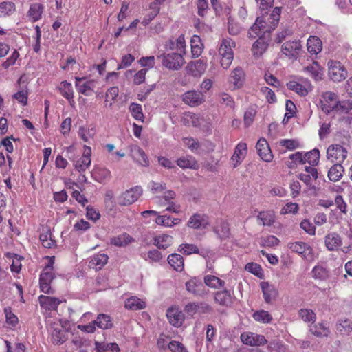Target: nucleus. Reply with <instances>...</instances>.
Masks as SVG:
<instances>
[{
  "mask_svg": "<svg viewBox=\"0 0 352 352\" xmlns=\"http://www.w3.org/2000/svg\"><path fill=\"white\" fill-rule=\"evenodd\" d=\"M94 322V324H96L99 328L102 329H108L113 327V322L111 320V317L104 314H100Z\"/></svg>",
  "mask_w": 352,
  "mask_h": 352,
  "instance_id": "obj_32",
  "label": "nucleus"
},
{
  "mask_svg": "<svg viewBox=\"0 0 352 352\" xmlns=\"http://www.w3.org/2000/svg\"><path fill=\"white\" fill-rule=\"evenodd\" d=\"M54 277L55 276L52 270H43L39 278L40 288L43 292L47 294H52L54 293L50 287V283Z\"/></svg>",
  "mask_w": 352,
  "mask_h": 352,
  "instance_id": "obj_11",
  "label": "nucleus"
},
{
  "mask_svg": "<svg viewBox=\"0 0 352 352\" xmlns=\"http://www.w3.org/2000/svg\"><path fill=\"white\" fill-rule=\"evenodd\" d=\"M177 164L182 168H195L196 162L194 160L181 157L177 160Z\"/></svg>",
  "mask_w": 352,
  "mask_h": 352,
  "instance_id": "obj_63",
  "label": "nucleus"
},
{
  "mask_svg": "<svg viewBox=\"0 0 352 352\" xmlns=\"http://www.w3.org/2000/svg\"><path fill=\"white\" fill-rule=\"evenodd\" d=\"M258 219L262 221L263 226H272L275 222V215L272 211H261L257 216Z\"/></svg>",
  "mask_w": 352,
  "mask_h": 352,
  "instance_id": "obj_39",
  "label": "nucleus"
},
{
  "mask_svg": "<svg viewBox=\"0 0 352 352\" xmlns=\"http://www.w3.org/2000/svg\"><path fill=\"white\" fill-rule=\"evenodd\" d=\"M195 42L200 43V38L199 36H194L191 39V53L192 57H198L201 55L202 48L198 44H195Z\"/></svg>",
  "mask_w": 352,
  "mask_h": 352,
  "instance_id": "obj_56",
  "label": "nucleus"
},
{
  "mask_svg": "<svg viewBox=\"0 0 352 352\" xmlns=\"http://www.w3.org/2000/svg\"><path fill=\"white\" fill-rule=\"evenodd\" d=\"M76 87L78 92L85 96H89L90 91H94V80H88L83 83H82V80L85 79L84 78L76 77Z\"/></svg>",
  "mask_w": 352,
  "mask_h": 352,
  "instance_id": "obj_22",
  "label": "nucleus"
},
{
  "mask_svg": "<svg viewBox=\"0 0 352 352\" xmlns=\"http://www.w3.org/2000/svg\"><path fill=\"white\" fill-rule=\"evenodd\" d=\"M329 76L334 82H341L346 79L348 72L339 61L330 60L328 62Z\"/></svg>",
  "mask_w": 352,
  "mask_h": 352,
  "instance_id": "obj_4",
  "label": "nucleus"
},
{
  "mask_svg": "<svg viewBox=\"0 0 352 352\" xmlns=\"http://www.w3.org/2000/svg\"><path fill=\"white\" fill-rule=\"evenodd\" d=\"M327 248L330 251L337 250L342 245L341 237L336 232L329 233L324 239Z\"/></svg>",
  "mask_w": 352,
  "mask_h": 352,
  "instance_id": "obj_19",
  "label": "nucleus"
},
{
  "mask_svg": "<svg viewBox=\"0 0 352 352\" xmlns=\"http://www.w3.org/2000/svg\"><path fill=\"white\" fill-rule=\"evenodd\" d=\"M219 102L222 104H225L227 107H230V108L234 107V102L233 98L226 93H221L219 95Z\"/></svg>",
  "mask_w": 352,
  "mask_h": 352,
  "instance_id": "obj_59",
  "label": "nucleus"
},
{
  "mask_svg": "<svg viewBox=\"0 0 352 352\" xmlns=\"http://www.w3.org/2000/svg\"><path fill=\"white\" fill-rule=\"evenodd\" d=\"M38 300L41 306L47 310H55L61 303V300L58 298L44 295H41Z\"/></svg>",
  "mask_w": 352,
  "mask_h": 352,
  "instance_id": "obj_17",
  "label": "nucleus"
},
{
  "mask_svg": "<svg viewBox=\"0 0 352 352\" xmlns=\"http://www.w3.org/2000/svg\"><path fill=\"white\" fill-rule=\"evenodd\" d=\"M288 247L292 252L302 255L306 259L312 258L313 250L309 244L305 242L298 241L289 243Z\"/></svg>",
  "mask_w": 352,
  "mask_h": 352,
  "instance_id": "obj_10",
  "label": "nucleus"
},
{
  "mask_svg": "<svg viewBox=\"0 0 352 352\" xmlns=\"http://www.w3.org/2000/svg\"><path fill=\"white\" fill-rule=\"evenodd\" d=\"M300 50L301 45L298 41H287L281 47L283 53L289 58L297 59Z\"/></svg>",
  "mask_w": 352,
  "mask_h": 352,
  "instance_id": "obj_9",
  "label": "nucleus"
},
{
  "mask_svg": "<svg viewBox=\"0 0 352 352\" xmlns=\"http://www.w3.org/2000/svg\"><path fill=\"white\" fill-rule=\"evenodd\" d=\"M268 349L270 352H285V346L278 340L270 342L268 345Z\"/></svg>",
  "mask_w": 352,
  "mask_h": 352,
  "instance_id": "obj_62",
  "label": "nucleus"
},
{
  "mask_svg": "<svg viewBox=\"0 0 352 352\" xmlns=\"http://www.w3.org/2000/svg\"><path fill=\"white\" fill-rule=\"evenodd\" d=\"M253 318L255 320L264 323H269L272 320V316L265 310L256 311L253 314Z\"/></svg>",
  "mask_w": 352,
  "mask_h": 352,
  "instance_id": "obj_50",
  "label": "nucleus"
},
{
  "mask_svg": "<svg viewBox=\"0 0 352 352\" xmlns=\"http://www.w3.org/2000/svg\"><path fill=\"white\" fill-rule=\"evenodd\" d=\"M258 17L261 19L259 26L263 32L262 36H265L267 39H270L271 32L276 28V25L274 23H271L268 19L266 20L264 15Z\"/></svg>",
  "mask_w": 352,
  "mask_h": 352,
  "instance_id": "obj_30",
  "label": "nucleus"
},
{
  "mask_svg": "<svg viewBox=\"0 0 352 352\" xmlns=\"http://www.w3.org/2000/svg\"><path fill=\"white\" fill-rule=\"evenodd\" d=\"M346 144L342 145L335 144L330 145L327 150V159L331 162L342 163L347 156V148Z\"/></svg>",
  "mask_w": 352,
  "mask_h": 352,
  "instance_id": "obj_3",
  "label": "nucleus"
},
{
  "mask_svg": "<svg viewBox=\"0 0 352 352\" xmlns=\"http://www.w3.org/2000/svg\"><path fill=\"white\" fill-rule=\"evenodd\" d=\"M304 69L310 73L316 80H320L322 78V68L316 61H314L312 65L307 66Z\"/></svg>",
  "mask_w": 352,
  "mask_h": 352,
  "instance_id": "obj_33",
  "label": "nucleus"
},
{
  "mask_svg": "<svg viewBox=\"0 0 352 352\" xmlns=\"http://www.w3.org/2000/svg\"><path fill=\"white\" fill-rule=\"evenodd\" d=\"M39 239L43 246L46 248H52L56 246V241L52 239L51 231L49 228H46V230H43Z\"/></svg>",
  "mask_w": 352,
  "mask_h": 352,
  "instance_id": "obj_31",
  "label": "nucleus"
},
{
  "mask_svg": "<svg viewBox=\"0 0 352 352\" xmlns=\"http://www.w3.org/2000/svg\"><path fill=\"white\" fill-rule=\"evenodd\" d=\"M209 225L208 217L204 214H195L192 215L188 222V226L195 229L201 228H205Z\"/></svg>",
  "mask_w": 352,
  "mask_h": 352,
  "instance_id": "obj_18",
  "label": "nucleus"
},
{
  "mask_svg": "<svg viewBox=\"0 0 352 352\" xmlns=\"http://www.w3.org/2000/svg\"><path fill=\"white\" fill-rule=\"evenodd\" d=\"M214 232L218 234L221 239H228L230 235L229 225L226 221L221 222L219 226L214 229Z\"/></svg>",
  "mask_w": 352,
  "mask_h": 352,
  "instance_id": "obj_43",
  "label": "nucleus"
},
{
  "mask_svg": "<svg viewBox=\"0 0 352 352\" xmlns=\"http://www.w3.org/2000/svg\"><path fill=\"white\" fill-rule=\"evenodd\" d=\"M15 11V4L10 1L0 3V16L10 15Z\"/></svg>",
  "mask_w": 352,
  "mask_h": 352,
  "instance_id": "obj_48",
  "label": "nucleus"
},
{
  "mask_svg": "<svg viewBox=\"0 0 352 352\" xmlns=\"http://www.w3.org/2000/svg\"><path fill=\"white\" fill-rule=\"evenodd\" d=\"M167 260L175 270L182 272L184 270V258L182 255L173 253L168 256Z\"/></svg>",
  "mask_w": 352,
  "mask_h": 352,
  "instance_id": "obj_27",
  "label": "nucleus"
},
{
  "mask_svg": "<svg viewBox=\"0 0 352 352\" xmlns=\"http://www.w3.org/2000/svg\"><path fill=\"white\" fill-rule=\"evenodd\" d=\"M230 81L233 83L235 88H239L243 86L245 81V73L240 67H236L232 72Z\"/></svg>",
  "mask_w": 352,
  "mask_h": 352,
  "instance_id": "obj_23",
  "label": "nucleus"
},
{
  "mask_svg": "<svg viewBox=\"0 0 352 352\" xmlns=\"http://www.w3.org/2000/svg\"><path fill=\"white\" fill-rule=\"evenodd\" d=\"M84 149L85 151L82 157L74 162L75 168L78 172L85 171L91 164V148L87 146H85Z\"/></svg>",
  "mask_w": 352,
  "mask_h": 352,
  "instance_id": "obj_15",
  "label": "nucleus"
},
{
  "mask_svg": "<svg viewBox=\"0 0 352 352\" xmlns=\"http://www.w3.org/2000/svg\"><path fill=\"white\" fill-rule=\"evenodd\" d=\"M43 11V6L40 3L32 4L28 11L29 16L35 22L39 20Z\"/></svg>",
  "mask_w": 352,
  "mask_h": 352,
  "instance_id": "obj_42",
  "label": "nucleus"
},
{
  "mask_svg": "<svg viewBox=\"0 0 352 352\" xmlns=\"http://www.w3.org/2000/svg\"><path fill=\"white\" fill-rule=\"evenodd\" d=\"M178 250L180 252H182V253H183L184 254H187V255H190L192 253H195V254H199V249H198V248L195 245H194V244H189V243L182 244L179 247Z\"/></svg>",
  "mask_w": 352,
  "mask_h": 352,
  "instance_id": "obj_55",
  "label": "nucleus"
},
{
  "mask_svg": "<svg viewBox=\"0 0 352 352\" xmlns=\"http://www.w3.org/2000/svg\"><path fill=\"white\" fill-rule=\"evenodd\" d=\"M270 39H267L265 36H261L252 45V51L254 56H261L267 49Z\"/></svg>",
  "mask_w": 352,
  "mask_h": 352,
  "instance_id": "obj_21",
  "label": "nucleus"
},
{
  "mask_svg": "<svg viewBox=\"0 0 352 352\" xmlns=\"http://www.w3.org/2000/svg\"><path fill=\"white\" fill-rule=\"evenodd\" d=\"M287 87L292 91H296L301 96H305L308 94L307 89L301 84L296 81H289L287 83Z\"/></svg>",
  "mask_w": 352,
  "mask_h": 352,
  "instance_id": "obj_45",
  "label": "nucleus"
},
{
  "mask_svg": "<svg viewBox=\"0 0 352 352\" xmlns=\"http://www.w3.org/2000/svg\"><path fill=\"white\" fill-rule=\"evenodd\" d=\"M166 316L169 322L172 325L175 327H179L182 325L184 320V314L177 309L173 307L168 308L166 311Z\"/></svg>",
  "mask_w": 352,
  "mask_h": 352,
  "instance_id": "obj_20",
  "label": "nucleus"
},
{
  "mask_svg": "<svg viewBox=\"0 0 352 352\" xmlns=\"http://www.w3.org/2000/svg\"><path fill=\"white\" fill-rule=\"evenodd\" d=\"M96 349L98 352L102 351H113V352H119L120 348L117 343H105V342H99L98 341L95 342Z\"/></svg>",
  "mask_w": 352,
  "mask_h": 352,
  "instance_id": "obj_38",
  "label": "nucleus"
},
{
  "mask_svg": "<svg viewBox=\"0 0 352 352\" xmlns=\"http://www.w3.org/2000/svg\"><path fill=\"white\" fill-rule=\"evenodd\" d=\"M204 280V285L215 289L223 287L226 284L224 280L213 275H206Z\"/></svg>",
  "mask_w": 352,
  "mask_h": 352,
  "instance_id": "obj_37",
  "label": "nucleus"
},
{
  "mask_svg": "<svg viewBox=\"0 0 352 352\" xmlns=\"http://www.w3.org/2000/svg\"><path fill=\"white\" fill-rule=\"evenodd\" d=\"M256 148L260 157L265 162H270L273 159V155L268 143L263 138H260L256 143Z\"/></svg>",
  "mask_w": 352,
  "mask_h": 352,
  "instance_id": "obj_14",
  "label": "nucleus"
},
{
  "mask_svg": "<svg viewBox=\"0 0 352 352\" xmlns=\"http://www.w3.org/2000/svg\"><path fill=\"white\" fill-rule=\"evenodd\" d=\"M247 150V144L243 142H240L237 144L235 148L234 153L232 157V160L235 161L236 163L234 164V168H236L238 165H239L242 162L241 156L243 155V151Z\"/></svg>",
  "mask_w": 352,
  "mask_h": 352,
  "instance_id": "obj_40",
  "label": "nucleus"
},
{
  "mask_svg": "<svg viewBox=\"0 0 352 352\" xmlns=\"http://www.w3.org/2000/svg\"><path fill=\"white\" fill-rule=\"evenodd\" d=\"M280 144L283 146H285L287 149L289 151H293L298 147H300V143L296 140H281L280 141Z\"/></svg>",
  "mask_w": 352,
  "mask_h": 352,
  "instance_id": "obj_58",
  "label": "nucleus"
},
{
  "mask_svg": "<svg viewBox=\"0 0 352 352\" xmlns=\"http://www.w3.org/2000/svg\"><path fill=\"white\" fill-rule=\"evenodd\" d=\"M168 349L172 352H187L184 345L182 343L177 341H171L168 344Z\"/></svg>",
  "mask_w": 352,
  "mask_h": 352,
  "instance_id": "obj_64",
  "label": "nucleus"
},
{
  "mask_svg": "<svg viewBox=\"0 0 352 352\" xmlns=\"http://www.w3.org/2000/svg\"><path fill=\"white\" fill-rule=\"evenodd\" d=\"M310 331L318 337L327 336L329 333L328 328L322 323H319L318 325L311 327Z\"/></svg>",
  "mask_w": 352,
  "mask_h": 352,
  "instance_id": "obj_52",
  "label": "nucleus"
},
{
  "mask_svg": "<svg viewBox=\"0 0 352 352\" xmlns=\"http://www.w3.org/2000/svg\"><path fill=\"white\" fill-rule=\"evenodd\" d=\"M173 241V237L168 234L157 236L154 238V245L160 249H166Z\"/></svg>",
  "mask_w": 352,
  "mask_h": 352,
  "instance_id": "obj_36",
  "label": "nucleus"
},
{
  "mask_svg": "<svg viewBox=\"0 0 352 352\" xmlns=\"http://www.w3.org/2000/svg\"><path fill=\"white\" fill-rule=\"evenodd\" d=\"M344 173V168L341 163H336L328 171V177L331 182H337L340 180Z\"/></svg>",
  "mask_w": 352,
  "mask_h": 352,
  "instance_id": "obj_28",
  "label": "nucleus"
},
{
  "mask_svg": "<svg viewBox=\"0 0 352 352\" xmlns=\"http://www.w3.org/2000/svg\"><path fill=\"white\" fill-rule=\"evenodd\" d=\"M91 175L96 182L102 183L111 177V172L105 168L96 167L93 170Z\"/></svg>",
  "mask_w": 352,
  "mask_h": 352,
  "instance_id": "obj_29",
  "label": "nucleus"
},
{
  "mask_svg": "<svg viewBox=\"0 0 352 352\" xmlns=\"http://www.w3.org/2000/svg\"><path fill=\"white\" fill-rule=\"evenodd\" d=\"M58 89L61 95L65 97L71 105L74 102V94L72 84L67 82L66 80L61 82Z\"/></svg>",
  "mask_w": 352,
  "mask_h": 352,
  "instance_id": "obj_26",
  "label": "nucleus"
},
{
  "mask_svg": "<svg viewBox=\"0 0 352 352\" xmlns=\"http://www.w3.org/2000/svg\"><path fill=\"white\" fill-rule=\"evenodd\" d=\"M307 50L311 54H317L321 52L322 43L321 40L316 36H311L307 42Z\"/></svg>",
  "mask_w": 352,
  "mask_h": 352,
  "instance_id": "obj_25",
  "label": "nucleus"
},
{
  "mask_svg": "<svg viewBox=\"0 0 352 352\" xmlns=\"http://www.w3.org/2000/svg\"><path fill=\"white\" fill-rule=\"evenodd\" d=\"M182 100L190 107H197L204 101V98L201 91L190 90L184 94Z\"/></svg>",
  "mask_w": 352,
  "mask_h": 352,
  "instance_id": "obj_12",
  "label": "nucleus"
},
{
  "mask_svg": "<svg viewBox=\"0 0 352 352\" xmlns=\"http://www.w3.org/2000/svg\"><path fill=\"white\" fill-rule=\"evenodd\" d=\"M207 68V61L200 58L195 61H190L186 67L187 73L193 76H199L204 73Z\"/></svg>",
  "mask_w": 352,
  "mask_h": 352,
  "instance_id": "obj_13",
  "label": "nucleus"
},
{
  "mask_svg": "<svg viewBox=\"0 0 352 352\" xmlns=\"http://www.w3.org/2000/svg\"><path fill=\"white\" fill-rule=\"evenodd\" d=\"M313 277L324 280L329 277V271L321 265H316L312 270Z\"/></svg>",
  "mask_w": 352,
  "mask_h": 352,
  "instance_id": "obj_47",
  "label": "nucleus"
},
{
  "mask_svg": "<svg viewBox=\"0 0 352 352\" xmlns=\"http://www.w3.org/2000/svg\"><path fill=\"white\" fill-rule=\"evenodd\" d=\"M51 336L52 342L54 344L56 345H60L63 344L67 340L65 331L60 329H54L52 331Z\"/></svg>",
  "mask_w": 352,
  "mask_h": 352,
  "instance_id": "obj_41",
  "label": "nucleus"
},
{
  "mask_svg": "<svg viewBox=\"0 0 352 352\" xmlns=\"http://www.w3.org/2000/svg\"><path fill=\"white\" fill-rule=\"evenodd\" d=\"M256 115V111L252 109H248L244 113L243 121L245 127H249L253 122Z\"/></svg>",
  "mask_w": 352,
  "mask_h": 352,
  "instance_id": "obj_57",
  "label": "nucleus"
},
{
  "mask_svg": "<svg viewBox=\"0 0 352 352\" xmlns=\"http://www.w3.org/2000/svg\"><path fill=\"white\" fill-rule=\"evenodd\" d=\"M298 315L299 317L305 322H315L316 314L311 309H301L298 311Z\"/></svg>",
  "mask_w": 352,
  "mask_h": 352,
  "instance_id": "obj_51",
  "label": "nucleus"
},
{
  "mask_svg": "<svg viewBox=\"0 0 352 352\" xmlns=\"http://www.w3.org/2000/svg\"><path fill=\"white\" fill-rule=\"evenodd\" d=\"M131 153L132 157L138 162L140 164L143 166H149L148 158L144 151L140 147L135 146L131 149Z\"/></svg>",
  "mask_w": 352,
  "mask_h": 352,
  "instance_id": "obj_24",
  "label": "nucleus"
},
{
  "mask_svg": "<svg viewBox=\"0 0 352 352\" xmlns=\"http://www.w3.org/2000/svg\"><path fill=\"white\" fill-rule=\"evenodd\" d=\"M4 313L6 315V322L13 327H15L19 322L17 316L12 311L10 307L4 308Z\"/></svg>",
  "mask_w": 352,
  "mask_h": 352,
  "instance_id": "obj_54",
  "label": "nucleus"
},
{
  "mask_svg": "<svg viewBox=\"0 0 352 352\" xmlns=\"http://www.w3.org/2000/svg\"><path fill=\"white\" fill-rule=\"evenodd\" d=\"M158 58H162V65L170 70H179L185 63L181 53L163 54Z\"/></svg>",
  "mask_w": 352,
  "mask_h": 352,
  "instance_id": "obj_2",
  "label": "nucleus"
},
{
  "mask_svg": "<svg viewBox=\"0 0 352 352\" xmlns=\"http://www.w3.org/2000/svg\"><path fill=\"white\" fill-rule=\"evenodd\" d=\"M133 241V238L129 234L120 235L111 239V243L118 247H122L128 245Z\"/></svg>",
  "mask_w": 352,
  "mask_h": 352,
  "instance_id": "obj_44",
  "label": "nucleus"
},
{
  "mask_svg": "<svg viewBox=\"0 0 352 352\" xmlns=\"http://www.w3.org/2000/svg\"><path fill=\"white\" fill-rule=\"evenodd\" d=\"M214 300L221 306L230 307L234 300V296L230 290L223 289L214 293Z\"/></svg>",
  "mask_w": 352,
  "mask_h": 352,
  "instance_id": "obj_8",
  "label": "nucleus"
},
{
  "mask_svg": "<svg viewBox=\"0 0 352 352\" xmlns=\"http://www.w3.org/2000/svg\"><path fill=\"white\" fill-rule=\"evenodd\" d=\"M219 52L222 56L221 60V66L224 69H228L233 60V52L231 49L230 41H228L226 39H223Z\"/></svg>",
  "mask_w": 352,
  "mask_h": 352,
  "instance_id": "obj_7",
  "label": "nucleus"
},
{
  "mask_svg": "<svg viewBox=\"0 0 352 352\" xmlns=\"http://www.w3.org/2000/svg\"><path fill=\"white\" fill-rule=\"evenodd\" d=\"M186 289L197 297L204 298L208 293L204 283L197 277H193L186 283Z\"/></svg>",
  "mask_w": 352,
  "mask_h": 352,
  "instance_id": "obj_6",
  "label": "nucleus"
},
{
  "mask_svg": "<svg viewBox=\"0 0 352 352\" xmlns=\"http://www.w3.org/2000/svg\"><path fill=\"white\" fill-rule=\"evenodd\" d=\"M245 269L258 277L262 275V267L257 263H249L246 265Z\"/></svg>",
  "mask_w": 352,
  "mask_h": 352,
  "instance_id": "obj_61",
  "label": "nucleus"
},
{
  "mask_svg": "<svg viewBox=\"0 0 352 352\" xmlns=\"http://www.w3.org/2000/svg\"><path fill=\"white\" fill-rule=\"evenodd\" d=\"M260 21V18L257 17L254 23L250 27L248 32L250 38H255L257 36L260 38V36H262L263 32H261V26H259L261 24Z\"/></svg>",
  "mask_w": 352,
  "mask_h": 352,
  "instance_id": "obj_53",
  "label": "nucleus"
},
{
  "mask_svg": "<svg viewBox=\"0 0 352 352\" xmlns=\"http://www.w3.org/2000/svg\"><path fill=\"white\" fill-rule=\"evenodd\" d=\"M145 302L135 296H132L127 299L125 303V307L127 309L140 310L145 307Z\"/></svg>",
  "mask_w": 352,
  "mask_h": 352,
  "instance_id": "obj_35",
  "label": "nucleus"
},
{
  "mask_svg": "<svg viewBox=\"0 0 352 352\" xmlns=\"http://www.w3.org/2000/svg\"><path fill=\"white\" fill-rule=\"evenodd\" d=\"M130 112L131 113L133 117L137 120L144 122V114L142 112V106L139 104L132 102L129 108Z\"/></svg>",
  "mask_w": 352,
  "mask_h": 352,
  "instance_id": "obj_46",
  "label": "nucleus"
},
{
  "mask_svg": "<svg viewBox=\"0 0 352 352\" xmlns=\"http://www.w3.org/2000/svg\"><path fill=\"white\" fill-rule=\"evenodd\" d=\"M261 287L263 293L265 302L269 304L276 300L278 292L273 285L269 284L268 282L263 281L261 283Z\"/></svg>",
  "mask_w": 352,
  "mask_h": 352,
  "instance_id": "obj_16",
  "label": "nucleus"
},
{
  "mask_svg": "<svg viewBox=\"0 0 352 352\" xmlns=\"http://www.w3.org/2000/svg\"><path fill=\"white\" fill-rule=\"evenodd\" d=\"M108 261V256L105 254H99L94 256L89 263L91 266H98L99 268L104 266Z\"/></svg>",
  "mask_w": 352,
  "mask_h": 352,
  "instance_id": "obj_49",
  "label": "nucleus"
},
{
  "mask_svg": "<svg viewBox=\"0 0 352 352\" xmlns=\"http://www.w3.org/2000/svg\"><path fill=\"white\" fill-rule=\"evenodd\" d=\"M142 188L140 186H136L126 190L120 196L118 197V203L120 206H129L135 202L142 194Z\"/></svg>",
  "mask_w": 352,
  "mask_h": 352,
  "instance_id": "obj_5",
  "label": "nucleus"
},
{
  "mask_svg": "<svg viewBox=\"0 0 352 352\" xmlns=\"http://www.w3.org/2000/svg\"><path fill=\"white\" fill-rule=\"evenodd\" d=\"M322 99L320 100L321 109L327 114L334 110L344 109L338 100V96L334 92L326 91L322 95Z\"/></svg>",
  "mask_w": 352,
  "mask_h": 352,
  "instance_id": "obj_1",
  "label": "nucleus"
},
{
  "mask_svg": "<svg viewBox=\"0 0 352 352\" xmlns=\"http://www.w3.org/2000/svg\"><path fill=\"white\" fill-rule=\"evenodd\" d=\"M214 309L211 305L205 302H197V313L199 314H212Z\"/></svg>",
  "mask_w": 352,
  "mask_h": 352,
  "instance_id": "obj_60",
  "label": "nucleus"
},
{
  "mask_svg": "<svg viewBox=\"0 0 352 352\" xmlns=\"http://www.w3.org/2000/svg\"><path fill=\"white\" fill-rule=\"evenodd\" d=\"M319 159L320 151L318 148H314L305 154L304 164L308 163L310 166H315L318 165Z\"/></svg>",
  "mask_w": 352,
  "mask_h": 352,
  "instance_id": "obj_34",
  "label": "nucleus"
}]
</instances>
